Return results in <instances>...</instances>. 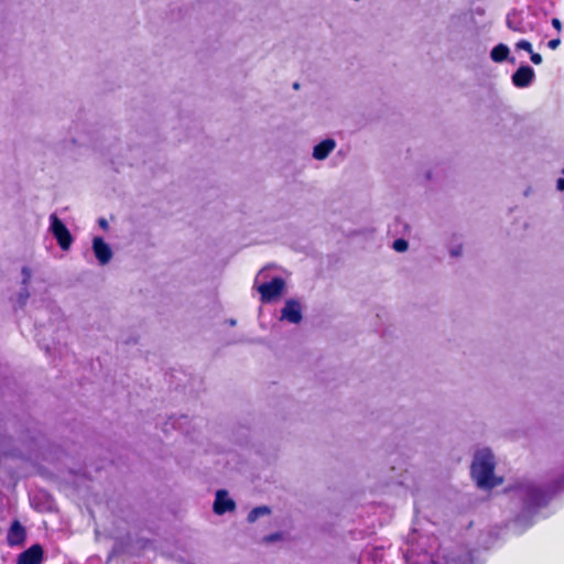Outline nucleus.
Wrapping results in <instances>:
<instances>
[{
  "instance_id": "nucleus-9",
  "label": "nucleus",
  "mask_w": 564,
  "mask_h": 564,
  "mask_svg": "<svg viewBox=\"0 0 564 564\" xmlns=\"http://www.w3.org/2000/svg\"><path fill=\"white\" fill-rule=\"evenodd\" d=\"M534 77V70L529 65L520 66L512 75V84L518 88L528 87Z\"/></svg>"
},
{
  "instance_id": "nucleus-11",
  "label": "nucleus",
  "mask_w": 564,
  "mask_h": 564,
  "mask_svg": "<svg viewBox=\"0 0 564 564\" xmlns=\"http://www.w3.org/2000/svg\"><path fill=\"white\" fill-rule=\"evenodd\" d=\"M336 143L333 139H325L314 147L313 158L316 160L326 159L335 149Z\"/></svg>"
},
{
  "instance_id": "nucleus-8",
  "label": "nucleus",
  "mask_w": 564,
  "mask_h": 564,
  "mask_svg": "<svg viewBox=\"0 0 564 564\" xmlns=\"http://www.w3.org/2000/svg\"><path fill=\"white\" fill-rule=\"evenodd\" d=\"M26 539L25 528L21 524L19 520H13L8 533H7V543L10 546L22 545Z\"/></svg>"
},
{
  "instance_id": "nucleus-22",
  "label": "nucleus",
  "mask_w": 564,
  "mask_h": 564,
  "mask_svg": "<svg viewBox=\"0 0 564 564\" xmlns=\"http://www.w3.org/2000/svg\"><path fill=\"white\" fill-rule=\"evenodd\" d=\"M98 223L101 228H104V229L108 228V223L105 218H100Z\"/></svg>"
},
{
  "instance_id": "nucleus-20",
  "label": "nucleus",
  "mask_w": 564,
  "mask_h": 564,
  "mask_svg": "<svg viewBox=\"0 0 564 564\" xmlns=\"http://www.w3.org/2000/svg\"><path fill=\"white\" fill-rule=\"evenodd\" d=\"M22 272H23V275H24L23 282L26 283L29 281V279L31 278V271H30L29 268L24 267Z\"/></svg>"
},
{
  "instance_id": "nucleus-7",
  "label": "nucleus",
  "mask_w": 564,
  "mask_h": 564,
  "mask_svg": "<svg viewBox=\"0 0 564 564\" xmlns=\"http://www.w3.org/2000/svg\"><path fill=\"white\" fill-rule=\"evenodd\" d=\"M214 512L216 514H225L226 512H231L236 509L235 501L228 497L226 490L220 489L216 492V498L214 501Z\"/></svg>"
},
{
  "instance_id": "nucleus-24",
  "label": "nucleus",
  "mask_w": 564,
  "mask_h": 564,
  "mask_svg": "<svg viewBox=\"0 0 564 564\" xmlns=\"http://www.w3.org/2000/svg\"><path fill=\"white\" fill-rule=\"evenodd\" d=\"M293 87H294L295 89H297V88L300 87V85H299L297 83H295V84L293 85Z\"/></svg>"
},
{
  "instance_id": "nucleus-6",
  "label": "nucleus",
  "mask_w": 564,
  "mask_h": 564,
  "mask_svg": "<svg viewBox=\"0 0 564 564\" xmlns=\"http://www.w3.org/2000/svg\"><path fill=\"white\" fill-rule=\"evenodd\" d=\"M44 551L40 544H33L23 551L17 560L18 564H42Z\"/></svg>"
},
{
  "instance_id": "nucleus-16",
  "label": "nucleus",
  "mask_w": 564,
  "mask_h": 564,
  "mask_svg": "<svg viewBox=\"0 0 564 564\" xmlns=\"http://www.w3.org/2000/svg\"><path fill=\"white\" fill-rule=\"evenodd\" d=\"M281 539H282V533L276 532V533H272V534L265 535L263 538V541L265 543H271V542H274V541H279Z\"/></svg>"
},
{
  "instance_id": "nucleus-21",
  "label": "nucleus",
  "mask_w": 564,
  "mask_h": 564,
  "mask_svg": "<svg viewBox=\"0 0 564 564\" xmlns=\"http://www.w3.org/2000/svg\"><path fill=\"white\" fill-rule=\"evenodd\" d=\"M556 187L558 191H564V178H558L556 182Z\"/></svg>"
},
{
  "instance_id": "nucleus-25",
  "label": "nucleus",
  "mask_w": 564,
  "mask_h": 564,
  "mask_svg": "<svg viewBox=\"0 0 564 564\" xmlns=\"http://www.w3.org/2000/svg\"><path fill=\"white\" fill-rule=\"evenodd\" d=\"M563 174H564V169H563Z\"/></svg>"
},
{
  "instance_id": "nucleus-4",
  "label": "nucleus",
  "mask_w": 564,
  "mask_h": 564,
  "mask_svg": "<svg viewBox=\"0 0 564 564\" xmlns=\"http://www.w3.org/2000/svg\"><path fill=\"white\" fill-rule=\"evenodd\" d=\"M550 500V495L540 487H529L527 490L525 505L530 508L545 506Z\"/></svg>"
},
{
  "instance_id": "nucleus-1",
  "label": "nucleus",
  "mask_w": 564,
  "mask_h": 564,
  "mask_svg": "<svg viewBox=\"0 0 564 564\" xmlns=\"http://www.w3.org/2000/svg\"><path fill=\"white\" fill-rule=\"evenodd\" d=\"M495 457L490 451H481L476 454L470 467V474L480 488L491 489L501 482L497 479L495 473Z\"/></svg>"
},
{
  "instance_id": "nucleus-5",
  "label": "nucleus",
  "mask_w": 564,
  "mask_h": 564,
  "mask_svg": "<svg viewBox=\"0 0 564 564\" xmlns=\"http://www.w3.org/2000/svg\"><path fill=\"white\" fill-rule=\"evenodd\" d=\"M281 318L293 324H299L303 318L300 302L294 299L288 300L281 311Z\"/></svg>"
},
{
  "instance_id": "nucleus-23",
  "label": "nucleus",
  "mask_w": 564,
  "mask_h": 564,
  "mask_svg": "<svg viewBox=\"0 0 564 564\" xmlns=\"http://www.w3.org/2000/svg\"><path fill=\"white\" fill-rule=\"evenodd\" d=\"M507 24H508V26H509L510 29H512V30H514V31H519L518 29H516V28H513V26L511 25V23H510V21H509V20H508Z\"/></svg>"
},
{
  "instance_id": "nucleus-12",
  "label": "nucleus",
  "mask_w": 564,
  "mask_h": 564,
  "mask_svg": "<svg viewBox=\"0 0 564 564\" xmlns=\"http://www.w3.org/2000/svg\"><path fill=\"white\" fill-rule=\"evenodd\" d=\"M509 53H510V51L507 45L498 44L491 50L490 56H491L492 61L500 63L508 58Z\"/></svg>"
},
{
  "instance_id": "nucleus-10",
  "label": "nucleus",
  "mask_w": 564,
  "mask_h": 564,
  "mask_svg": "<svg viewBox=\"0 0 564 564\" xmlns=\"http://www.w3.org/2000/svg\"><path fill=\"white\" fill-rule=\"evenodd\" d=\"M93 249L96 258L101 264H106L112 257V251L108 243L101 237H95L93 240Z\"/></svg>"
},
{
  "instance_id": "nucleus-15",
  "label": "nucleus",
  "mask_w": 564,
  "mask_h": 564,
  "mask_svg": "<svg viewBox=\"0 0 564 564\" xmlns=\"http://www.w3.org/2000/svg\"><path fill=\"white\" fill-rule=\"evenodd\" d=\"M517 48L519 50H523L528 53H532L533 48H532V44L527 41V40H520L518 43H517Z\"/></svg>"
},
{
  "instance_id": "nucleus-2",
  "label": "nucleus",
  "mask_w": 564,
  "mask_h": 564,
  "mask_svg": "<svg viewBox=\"0 0 564 564\" xmlns=\"http://www.w3.org/2000/svg\"><path fill=\"white\" fill-rule=\"evenodd\" d=\"M285 288V281L281 276L273 278L270 282L260 284L257 290L262 303H270L279 299Z\"/></svg>"
},
{
  "instance_id": "nucleus-18",
  "label": "nucleus",
  "mask_w": 564,
  "mask_h": 564,
  "mask_svg": "<svg viewBox=\"0 0 564 564\" xmlns=\"http://www.w3.org/2000/svg\"><path fill=\"white\" fill-rule=\"evenodd\" d=\"M561 44V39L560 37H556V39H553V40H550L547 42V46L551 48V50H556Z\"/></svg>"
},
{
  "instance_id": "nucleus-3",
  "label": "nucleus",
  "mask_w": 564,
  "mask_h": 564,
  "mask_svg": "<svg viewBox=\"0 0 564 564\" xmlns=\"http://www.w3.org/2000/svg\"><path fill=\"white\" fill-rule=\"evenodd\" d=\"M51 221V231L55 239L57 240L58 246L62 250H68L73 242V237L65 226V224L55 215L52 214L50 216Z\"/></svg>"
},
{
  "instance_id": "nucleus-19",
  "label": "nucleus",
  "mask_w": 564,
  "mask_h": 564,
  "mask_svg": "<svg viewBox=\"0 0 564 564\" xmlns=\"http://www.w3.org/2000/svg\"><path fill=\"white\" fill-rule=\"evenodd\" d=\"M552 25L554 29H556L558 32L562 30V23L557 18H554L552 20Z\"/></svg>"
},
{
  "instance_id": "nucleus-13",
  "label": "nucleus",
  "mask_w": 564,
  "mask_h": 564,
  "mask_svg": "<svg viewBox=\"0 0 564 564\" xmlns=\"http://www.w3.org/2000/svg\"><path fill=\"white\" fill-rule=\"evenodd\" d=\"M271 513V509L267 506H260L253 508L247 517L248 522L252 523L257 521L260 517L267 516Z\"/></svg>"
},
{
  "instance_id": "nucleus-17",
  "label": "nucleus",
  "mask_w": 564,
  "mask_h": 564,
  "mask_svg": "<svg viewBox=\"0 0 564 564\" xmlns=\"http://www.w3.org/2000/svg\"><path fill=\"white\" fill-rule=\"evenodd\" d=\"M530 58H531V62L535 65H539L542 63V56L539 54V53H534L532 51V53H530Z\"/></svg>"
},
{
  "instance_id": "nucleus-14",
  "label": "nucleus",
  "mask_w": 564,
  "mask_h": 564,
  "mask_svg": "<svg viewBox=\"0 0 564 564\" xmlns=\"http://www.w3.org/2000/svg\"><path fill=\"white\" fill-rule=\"evenodd\" d=\"M409 243L405 239L399 238L393 241V249L398 252H404L408 250Z\"/></svg>"
}]
</instances>
